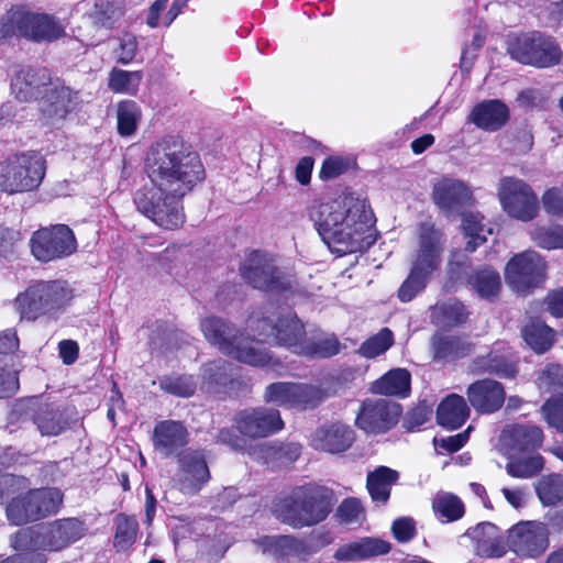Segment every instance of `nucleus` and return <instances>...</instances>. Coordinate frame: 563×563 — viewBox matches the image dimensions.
<instances>
[{
    "instance_id": "f257e3e1",
    "label": "nucleus",
    "mask_w": 563,
    "mask_h": 563,
    "mask_svg": "<svg viewBox=\"0 0 563 563\" xmlns=\"http://www.w3.org/2000/svg\"><path fill=\"white\" fill-rule=\"evenodd\" d=\"M145 172L152 186L136 191L137 210L165 230L180 228L181 199L206 177L199 155L181 140L165 137L146 152Z\"/></svg>"
},
{
    "instance_id": "f03ea898",
    "label": "nucleus",
    "mask_w": 563,
    "mask_h": 563,
    "mask_svg": "<svg viewBox=\"0 0 563 563\" xmlns=\"http://www.w3.org/2000/svg\"><path fill=\"white\" fill-rule=\"evenodd\" d=\"M308 217L322 240L340 255L362 251L374 242L373 213L364 200L352 195L313 201Z\"/></svg>"
},
{
    "instance_id": "7ed1b4c3",
    "label": "nucleus",
    "mask_w": 563,
    "mask_h": 563,
    "mask_svg": "<svg viewBox=\"0 0 563 563\" xmlns=\"http://www.w3.org/2000/svg\"><path fill=\"white\" fill-rule=\"evenodd\" d=\"M333 507L331 493L323 487L302 486L274 505V514L284 523L300 529L323 521Z\"/></svg>"
},
{
    "instance_id": "20e7f679",
    "label": "nucleus",
    "mask_w": 563,
    "mask_h": 563,
    "mask_svg": "<svg viewBox=\"0 0 563 563\" xmlns=\"http://www.w3.org/2000/svg\"><path fill=\"white\" fill-rule=\"evenodd\" d=\"M74 296V289L65 280H41L16 296L14 308L25 320L33 321L42 316L57 318L70 305Z\"/></svg>"
},
{
    "instance_id": "39448f33",
    "label": "nucleus",
    "mask_w": 563,
    "mask_h": 563,
    "mask_svg": "<svg viewBox=\"0 0 563 563\" xmlns=\"http://www.w3.org/2000/svg\"><path fill=\"white\" fill-rule=\"evenodd\" d=\"M201 330L205 338L221 353L231 356L239 362L266 366L271 363V356L249 338L238 336L231 324L221 318L208 317L201 321Z\"/></svg>"
},
{
    "instance_id": "423d86ee",
    "label": "nucleus",
    "mask_w": 563,
    "mask_h": 563,
    "mask_svg": "<svg viewBox=\"0 0 563 563\" xmlns=\"http://www.w3.org/2000/svg\"><path fill=\"white\" fill-rule=\"evenodd\" d=\"M23 36L34 42H53L65 35L64 25L53 15L12 8L0 20V36Z\"/></svg>"
},
{
    "instance_id": "0eeeda50",
    "label": "nucleus",
    "mask_w": 563,
    "mask_h": 563,
    "mask_svg": "<svg viewBox=\"0 0 563 563\" xmlns=\"http://www.w3.org/2000/svg\"><path fill=\"white\" fill-rule=\"evenodd\" d=\"M84 523L76 518H65L38 529L19 531L13 540L16 550L60 551L85 534Z\"/></svg>"
},
{
    "instance_id": "6e6552de",
    "label": "nucleus",
    "mask_w": 563,
    "mask_h": 563,
    "mask_svg": "<svg viewBox=\"0 0 563 563\" xmlns=\"http://www.w3.org/2000/svg\"><path fill=\"white\" fill-rule=\"evenodd\" d=\"M45 176V162L36 153L14 155L0 163V190L9 195L36 189Z\"/></svg>"
},
{
    "instance_id": "1a4fd4ad",
    "label": "nucleus",
    "mask_w": 563,
    "mask_h": 563,
    "mask_svg": "<svg viewBox=\"0 0 563 563\" xmlns=\"http://www.w3.org/2000/svg\"><path fill=\"white\" fill-rule=\"evenodd\" d=\"M62 503L63 494L57 488L30 489L11 499L7 517L13 525H24L56 514Z\"/></svg>"
},
{
    "instance_id": "9d476101",
    "label": "nucleus",
    "mask_w": 563,
    "mask_h": 563,
    "mask_svg": "<svg viewBox=\"0 0 563 563\" xmlns=\"http://www.w3.org/2000/svg\"><path fill=\"white\" fill-rule=\"evenodd\" d=\"M501 210L511 219L530 222L540 211V201L532 187L523 179L505 176L497 184Z\"/></svg>"
},
{
    "instance_id": "9b49d317",
    "label": "nucleus",
    "mask_w": 563,
    "mask_h": 563,
    "mask_svg": "<svg viewBox=\"0 0 563 563\" xmlns=\"http://www.w3.org/2000/svg\"><path fill=\"white\" fill-rule=\"evenodd\" d=\"M508 52L514 59L537 67H550L561 59L555 40L539 32L510 36Z\"/></svg>"
},
{
    "instance_id": "f8f14e48",
    "label": "nucleus",
    "mask_w": 563,
    "mask_h": 563,
    "mask_svg": "<svg viewBox=\"0 0 563 563\" xmlns=\"http://www.w3.org/2000/svg\"><path fill=\"white\" fill-rule=\"evenodd\" d=\"M548 265L533 250L515 254L506 264L504 277L507 286L517 294H528L547 279Z\"/></svg>"
},
{
    "instance_id": "ddd939ff",
    "label": "nucleus",
    "mask_w": 563,
    "mask_h": 563,
    "mask_svg": "<svg viewBox=\"0 0 563 563\" xmlns=\"http://www.w3.org/2000/svg\"><path fill=\"white\" fill-rule=\"evenodd\" d=\"M282 325L290 327L292 332L288 335L284 328H279L278 338L296 354L329 357L340 351V343L333 334L317 333L307 338L303 324L296 317L290 316Z\"/></svg>"
},
{
    "instance_id": "4468645a",
    "label": "nucleus",
    "mask_w": 563,
    "mask_h": 563,
    "mask_svg": "<svg viewBox=\"0 0 563 563\" xmlns=\"http://www.w3.org/2000/svg\"><path fill=\"white\" fill-rule=\"evenodd\" d=\"M32 254L42 262L71 255L77 250L73 230L66 224H56L36 231L31 239Z\"/></svg>"
},
{
    "instance_id": "2eb2a0df",
    "label": "nucleus",
    "mask_w": 563,
    "mask_h": 563,
    "mask_svg": "<svg viewBox=\"0 0 563 563\" xmlns=\"http://www.w3.org/2000/svg\"><path fill=\"white\" fill-rule=\"evenodd\" d=\"M243 278L254 288L266 291L290 289L292 279L280 272L265 254L256 251L250 254L242 266Z\"/></svg>"
},
{
    "instance_id": "dca6fc26",
    "label": "nucleus",
    "mask_w": 563,
    "mask_h": 563,
    "mask_svg": "<svg viewBox=\"0 0 563 563\" xmlns=\"http://www.w3.org/2000/svg\"><path fill=\"white\" fill-rule=\"evenodd\" d=\"M507 544L521 558H536L549 547V530L540 521H520L508 530Z\"/></svg>"
},
{
    "instance_id": "f3484780",
    "label": "nucleus",
    "mask_w": 563,
    "mask_h": 563,
    "mask_svg": "<svg viewBox=\"0 0 563 563\" xmlns=\"http://www.w3.org/2000/svg\"><path fill=\"white\" fill-rule=\"evenodd\" d=\"M399 415L396 402L384 398L366 399L356 417V424L367 433H384L397 423Z\"/></svg>"
},
{
    "instance_id": "a211bd4d",
    "label": "nucleus",
    "mask_w": 563,
    "mask_h": 563,
    "mask_svg": "<svg viewBox=\"0 0 563 563\" xmlns=\"http://www.w3.org/2000/svg\"><path fill=\"white\" fill-rule=\"evenodd\" d=\"M235 424L241 434L247 438H266L284 429V421L277 409L258 407L238 413Z\"/></svg>"
},
{
    "instance_id": "6ab92c4d",
    "label": "nucleus",
    "mask_w": 563,
    "mask_h": 563,
    "mask_svg": "<svg viewBox=\"0 0 563 563\" xmlns=\"http://www.w3.org/2000/svg\"><path fill=\"white\" fill-rule=\"evenodd\" d=\"M470 371L475 375L493 374L501 378H512L518 373L511 349L505 342H495L486 354L475 357Z\"/></svg>"
},
{
    "instance_id": "aec40b11",
    "label": "nucleus",
    "mask_w": 563,
    "mask_h": 563,
    "mask_svg": "<svg viewBox=\"0 0 563 563\" xmlns=\"http://www.w3.org/2000/svg\"><path fill=\"white\" fill-rule=\"evenodd\" d=\"M441 252V232L433 224L422 223L419 228V245L411 271L429 277L439 267Z\"/></svg>"
},
{
    "instance_id": "412c9836",
    "label": "nucleus",
    "mask_w": 563,
    "mask_h": 563,
    "mask_svg": "<svg viewBox=\"0 0 563 563\" xmlns=\"http://www.w3.org/2000/svg\"><path fill=\"white\" fill-rule=\"evenodd\" d=\"M210 473L205 457L197 451H187L179 456L176 486L186 495H195L208 483Z\"/></svg>"
},
{
    "instance_id": "4be33fe9",
    "label": "nucleus",
    "mask_w": 563,
    "mask_h": 563,
    "mask_svg": "<svg viewBox=\"0 0 563 563\" xmlns=\"http://www.w3.org/2000/svg\"><path fill=\"white\" fill-rule=\"evenodd\" d=\"M466 397L477 413L492 415L503 408L506 390L501 383L492 378H482L468 385Z\"/></svg>"
},
{
    "instance_id": "5701e85b",
    "label": "nucleus",
    "mask_w": 563,
    "mask_h": 563,
    "mask_svg": "<svg viewBox=\"0 0 563 563\" xmlns=\"http://www.w3.org/2000/svg\"><path fill=\"white\" fill-rule=\"evenodd\" d=\"M482 556H501L505 553V541L499 528L490 522H482L465 533Z\"/></svg>"
},
{
    "instance_id": "b1692460",
    "label": "nucleus",
    "mask_w": 563,
    "mask_h": 563,
    "mask_svg": "<svg viewBox=\"0 0 563 563\" xmlns=\"http://www.w3.org/2000/svg\"><path fill=\"white\" fill-rule=\"evenodd\" d=\"M472 196L468 185L460 179L442 178L433 186V200L444 210H454L467 203Z\"/></svg>"
},
{
    "instance_id": "393cba45",
    "label": "nucleus",
    "mask_w": 563,
    "mask_h": 563,
    "mask_svg": "<svg viewBox=\"0 0 563 563\" xmlns=\"http://www.w3.org/2000/svg\"><path fill=\"white\" fill-rule=\"evenodd\" d=\"M188 430L174 420L158 422L153 431V443L157 451L164 455H170L188 443Z\"/></svg>"
},
{
    "instance_id": "a878e982",
    "label": "nucleus",
    "mask_w": 563,
    "mask_h": 563,
    "mask_svg": "<svg viewBox=\"0 0 563 563\" xmlns=\"http://www.w3.org/2000/svg\"><path fill=\"white\" fill-rule=\"evenodd\" d=\"M353 441V430L343 424L320 428L311 438V444L314 449L332 454L346 451Z\"/></svg>"
},
{
    "instance_id": "bb28decb",
    "label": "nucleus",
    "mask_w": 563,
    "mask_h": 563,
    "mask_svg": "<svg viewBox=\"0 0 563 563\" xmlns=\"http://www.w3.org/2000/svg\"><path fill=\"white\" fill-rule=\"evenodd\" d=\"M390 551V544L382 539L362 538L357 541L342 544L333 558L339 562H353L383 555Z\"/></svg>"
},
{
    "instance_id": "cd10ccee",
    "label": "nucleus",
    "mask_w": 563,
    "mask_h": 563,
    "mask_svg": "<svg viewBox=\"0 0 563 563\" xmlns=\"http://www.w3.org/2000/svg\"><path fill=\"white\" fill-rule=\"evenodd\" d=\"M508 117L509 111L505 103L499 100H488L475 106L468 120L477 128L493 132L500 129Z\"/></svg>"
},
{
    "instance_id": "c85d7f7f",
    "label": "nucleus",
    "mask_w": 563,
    "mask_h": 563,
    "mask_svg": "<svg viewBox=\"0 0 563 563\" xmlns=\"http://www.w3.org/2000/svg\"><path fill=\"white\" fill-rule=\"evenodd\" d=\"M501 441L512 451L528 452L541 445L543 432L537 426L517 424L503 431Z\"/></svg>"
},
{
    "instance_id": "c756f323",
    "label": "nucleus",
    "mask_w": 563,
    "mask_h": 563,
    "mask_svg": "<svg viewBox=\"0 0 563 563\" xmlns=\"http://www.w3.org/2000/svg\"><path fill=\"white\" fill-rule=\"evenodd\" d=\"M470 408L465 399L456 394L449 395L437 409V421L448 429L460 428L468 418Z\"/></svg>"
},
{
    "instance_id": "7c9ffc66",
    "label": "nucleus",
    "mask_w": 563,
    "mask_h": 563,
    "mask_svg": "<svg viewBox=\"0 0 563 563\" xmlns=\"http://www.w3.org/2000/svg\"><path fill=\"white\" fill-rule=\"evenodd\" d=\"M46 85L45 75H40L33 69H22L15 74L11 82L12 93L20 101H30L41 92V87Z\"/></svg>"
},
{
    "instance_id": "2f4dec72",
    "label": "nucleus",
    "mask_w": 563,
    "mask_h": 563,
    "mask_svg": "<svg viewBox=\"0 0 563 563\" xmlns=\"http://www.w3.org/2000/svg\"><path fill=\"white\" fill-rule=\"evenodd\" d=\"M397 479L398 473L386 466H379L374 472H371L367 475L366 487L373 501L387 503L391 486Z\"/></svg>"
},
{
    "instance_id": "473e14b6",
    "label": "nucleus",
    "mask_w": 563,
    "mask_h": 563,
    "mask_svg": "<svg viewBox=\"0 0 563 563\" xmlns=\"http://www.w3.org/2000/svg\"><path fill=\"white\" fill-rule=\"evenodd\" d=\"M467 283L481 298L485 299L495 298L501 289L500 275L490 266L475 269Z\"/></svg>"
},
{
    "instance_id": "72a5a7b5",
    "label": "nucleus",
    "mask_w": 563,
    "mask_h": 563,
    "mask_svg": "<svg viewBox=\"0 0 563 563\" xmlns=\"http://www.w3.org/2000/svg\"><path fill=\"white\" fill-rule=\"evenodd\" d=\"M411 376L407 369L395 368L373 384V391L382 395L406 397L410 391Z\"/></svg>"
},
{
    "instance_id": "f704fd0d",
    "label": "nucleus",
    "mask_w": 563,
    "mask_h": 563,
    "mask_svg": "<svg viewBox=\"0 0 563 563\" xmlns=\"http://www.w3.org/2000/svg\"><path fill=\"white\" fill-rule=\"evenodd\" d=\"M296 317L295 313L291 311L286 312L285 314L279 316L277 319H254L252 318L250 320V328L251 330L256 334L257 339L254 341L255 344H257L258 347L263 349L260 345V342H265L269 340L276 341L278 344L284 345L287 347V345L283 342H280L278 338L279 328H284L286 334H291V328L282 325V323L285 322L286 319L289 317Z\"/></svg>"
},
{
    "instance_id": "c9c22d12",
    "label": "nucleus",
    "mask_w": 563,
    "mask_h": 563,
    "mask_svg": "<svg viewBox=\"0 0 563 563\" xmlns=\"http://www.w3.org/2000/svg\"><path fill=\"white\" fill-rule=\"evenodd\" d=\"M45 102L44 115L49 120H62L77 104V93L68 87H59L52 91Z\"/></svg>"
},
{
    "instance_id": "e433bc0d",
    "label": "nucleus",
    "mask_w": 563,
    "mask_h": 563,
    "mask_svg": "<svg viewBox=\"0 0 563 563\" xmlns=\"http://www.w3.org/2000/svg\"><path fill=\"white\" fill-rule=\"evenodd\" d=\"M521 335L538 354L547 352L554 343V331L540 320H530L521 329Z\"/></svg>"
},
{
    "instance_id": "4c0bfd02",
    "label": "nucleus",
    "mask_w": 563,
    "mask_h": 563,
    "mask_svg": "<svg viewBox=\"0 0 563 563\" xmlns=\"http://www.w3.org/2000/svg\"><path fill=\"white\" fill-rule=\"evenodd\" d=\"M479 213H466L463 216L462 229L467 239L465 251L473 253L479 245L484 244L493 229L483 222Z\"/></svg>"
},
{
    "instance_id": "58836bf2",
    "label": "nucleus",
    "mask_w": 563,
    "mask_h": 563,
    "mask_svg": "<svg viewBox=\"0 0 563 563\" xmlns=\"http://www.w3.org/2000/svg\"><path fill=\"white\" fill-rule=\"evenodd\" d=\"M467 311L462 302H439L431 308V321L442 328H450L463 323L467 319Z\"/></svg>"
},
{
    "instance_id": "ea45409f",
    "label": "nucleus",
    "mask_w": 563,
    "mask_h": 563,
    "mask_svg": "<svg viewBox=\"0 0 563 563\" xmlns=\"http://www.w3.org/2000/svg\"><path fill=\"white\" fill-rule=\"evenodd\" d=\"M432 509L441 522H452L464 515L462 500L456 495L446 492H440L434 496Z\"/></svg>"
},
{
    "instance_id": "a19ab883",
    "label": "nucleus",
    "mask_w": 563,
    "mask_h": 563,
    "mask_svg": "<svg viewBox=\"0 0 563 563\" xmlns=\"http://www.w3.org/2000/svg\"><path fill=\"white\" fill-rule=\"evenodd\" d=\"M34 422L42 435H57L66 430L68 423L63 417V412L49 405H43L36 411Z\"/></svg>"
},
{
    "instance_id": "79ce46f5",
    "label": "nucleus",
    "mask_w": 563,
    "mask_h": 563,
    "mask_svg": "<svg viewBox=\"0 0 563 563\" xmlns=\"http://www.w3.org/2000/svg\"><path fill=\"white\" fill-rule=\"evenodd\" d=\"M432 349L435 358H459L472 351V344L461 338L434 335Z\"/></svg>"
},
{
    "instance_id": "37998d69",
    "label": "nucleus",
    "mask_w": 563,
    "mask_h": 563,
    "mask_svg": "<svg viewBox=\"0 0 563 563\" xmlns=\"http://www.w3.org/2000/svg\"><path fill=\"white\" fill-rule=\"evenodd\" d=\"M531 241L543 250H563V227L560 224L532 227L529 231Z\"/></svg>"
},
{
    "instance_id": "c03bdc74",
    "label": "nucleus",
    "mask_w": 563,
    "mask_h": 563,
    "mask_svg": "<svg viewBox=\"0 0 563 563\" xmlns=\"http://www.w3.org/2000/svg\"><path fill=\"white\" fill-rule=\"evenodd\" d=\"M544 460L539 453L519 457L511 456L506 465L507 473L516 478H530L542 471Z\"/></svg>"
},
{
    "instance_id": "a18cd8bd",
    "label": "nucleus",
    "mask_w": 563,
    "mask_h": 563,
    "mask_svg": "<svg viewBox=\"0 0 563 563\" xmlns=\"http://www.w3.org/2000/svg\"><path fill=\"white\" fill-rule=\"evenodd\" d=\"M142 118L141 108L135 101L124 100L118 104L117 121L118 132L122 136L133 135Z\"/></svg>"
},
{
    "instance_id": "49530a36",
    "label": "nucleus",
    "mask_w": 563,
    "mask_h": 563,
    "mask_svg": "<svg viewBox=\"0 0 563 563\" xmlns=\"http://www.w3.org/2000/svg\"><path fill=\"white\" fill-rule=\"evenodd\" d=\"M114 547L119 551H125L136 540L139 522L134 516L119 515L115 519Z\"/></svg>"
},
{
    "instance_id": "de8ad7c7",
    "label": "nucleus",
    "mask_w": 563,
    "mask_h": 563,
    "mask_svg": "<svg viewBox=\"0 0 563 563\" xmlns=\"http://www.w3.org/2000/svg\"><path fill=\"white\" fill-rule=\"evenodd\" d=\"M536 490L543 505H555L563 498V476L560 474L543 476L537 483Z\"/></svg>"
},
{
    "instance_id": "09e8293b",
    "label": "nucleus",
    "mask_w": 563,
    "mask_h": 563,
    "mask_svg": "<svg viewBox=\"0 0 563 563\" xmlns=\"http://www.w3.org/2000/svg\"><path fill=\"white\" fill-rule=\"evenodd\" d=\"M327 397L328 394L319 386L296 383L292 408L301 410L312 409L324 401Z\"/></svg>"
},
{
    "instance_id": "8fccbe9b",
    "label": "nucleus",
    "mask_w": 563,
    "mask_h": 563,
    "mask_svg": "<svg viewBox=\"0 0 563 563\" xmlns=\"http://www.w3.org/2000/svg\"><path fill=\"white\" fill-rule=\"evenodd\" d=\"M142 80L141 71L114 68L109 76V88L115 93L135 95Z\"/></svg>"
},
{
    "instance_id": "3c124183",
    "label": "nucleus",
    "mask_w": 563,
    "mask_h": 563,
    "mask_svg": "<svg viewBox=\"0 0 563 563\" xmlns=\"http://www.w3.org/2000/svg\"><path fill=\"white\" fill-rule=\"evenodd\" d=\"M537 386L541 394H561L563 389V368L550 364L542 369L537 378Z\"/></svg>"
},
{
    "instance_id": "603ef678",
    "label": "nucleus",
    "mask_w": 563,
    "mask_h": 563,
    "mask_svg": "<svg viewBox=\"0 0 563 563\" xmlns=\"http://www.w3.org/2000/svg\"><path fill=\"white\" fill-rule=\"evenodd\" d=\"M296 383L279 382L268 385L265 389L264 399L282 407H294V395Z\"/></svg>"
},
{
    "instance_id": "864d4df0",
    "label": "nucleus",
    "mask_w": 563,
    "mask_h": 563,
    "mask_svg": "<svg viewBox=\"0 0 563 563\" xmlns=\"http://www.w3.org/2000/svg\"><path fill=\"white\" fill-rule=\"evenodd\" d=\"M393 332L384 328L361 345L360 353L367 358L376 357L385 353L393 345Z\"/></svg>"
},
{
    "instance_id": "5fc2aeb1",
    "label": "nucleus",
    "mask_w": 563,
    "mask_h": 563,
    "mask_svg": "<svg viewBox=\"0 0 563 563\" xmlns=\"http://www.w3.org/2000/svg\"><path fill=\"white\" fill-rule=\"evenodd\" d=\"M159 387L164 391L177 397H190L194 395L197 385L192 376L181 375L162 378Z\"/></svg>"
},
{
    "instance_id": "6e6d98bb",
    "label": "nucleus",
    "mask_w": 563,
    "mask_h": 563,
    "mask_svg": "<svg viewBox=\"0 0 563 563\" xmlns=\"http://www.w3.org/2000/svg\"><path fill=\"white\" fill-rule=\"evenodd\" d=\"M547 423L563 433V393L549 398L541 407Z\"/></svg>"
},
{
    "instance_id": "4d7b16f0",
    "label": "nucleus",
    "mask_w": 563,
    "mask_h": 563,
    "mask_svg": "<svg viewBox=\"0 0 563 563\" xmlns=\"http://www.w3.org/2000/svg\"><path fill=\"white\" fill-rule=\"evenodd\" d=\"M305 541L291 536H276L273 549V558L282 559L289 555H302Z\"/></svg>"
},
{
    "instance_id": "13d9d810",
    "label": "nucleus",
    "mask_w": 563,
    "mask_h": 563,
    "mask_svg": "<svg viewBox=\"0 0 563 563\" xmlns=\"http://www.w3.org/2000/svg\"><path fill=\"white\" fill-rule=\"evenodd\" d=\"M341 522L353 525L360 523L365 519V512L361 501L356 498H349L342 501L336 510Z\"/></svg>"
},
{
    "instance_id": "bf43d9fd",
    "label": "nucleus",
    "mask_w": 563,
    "mask_h": 563,
    "mask_svg": "<svg viewBox=\"0 0 563 563\" xmlns=\"http://www.w3.org/2000/svg\"><path fill=\"white\" fill-rule=\"evenodd\" d=\"M427 276L415 274L410 271L407 279L401 284L398 289V297L402 302L412 300L419 292H421L427 285Z\"/></svg>"
},
{
    "instance_id": "052dcab7",
    "label": "nucleus",
    "mask_w": 563,
    "mask_h": 563,
    "mask_svg": "<svg viewBox=\"0 0 563 563\" xmlns=\"http://www.w3.org/2000/svg\"><path fill=\"white\" fill-rule=\"evenodd\" d=\"M541 202L549 214L563 217V194L560 188L553 187L545 190L541 197Z\"/></svg>"
},
{
    "instance_id": "680f3d73",
    "label": "nucleus",
    "mask_w": 563,
    "mask_h": 563,
    "mask_svg": "<svg viewBox=\"0 0 563 563\" xmlns=\"http://www.w3.org/2000/svg\"><path fill=\"white\" fill-rule=\"evenodd\" d=\"M350 166V161L341 156L327 158L320 169L321 179H332L342 175Z\"/></svg>"
},
{
    "instance_id": "e2e57ef3",
    "label": "nucleus",
    "mask_w": 563,
    "mask_h": 563,
    "mask_svg": "<svg viewBox=\"0 0 563 563\" xmlns=\"http://www.w3.org/2000/svg\"><path fill=\"white\" fill-rule=\"evenodd\" d=\"M137 52V40L132 34H123L119 38V47L117 49L118 62L126 65L130 64Z\"/></svg>"
},
{
    "instance_id": "0e129e2a",
    "label": "nucleus",
    "mask_w": 563,
    "mask_h": 563,
    "mask_svg": "<svg viewBox=\"0 0 563 563\" xmlns=\"http://www.w3.org/2000/svg\"><path fill=\"white\" fill-rule=\"evenodd\" d=\"M393 534L399 542H408L416 534V526L415 521L411 518H399L394 521Z\"/></svg>"
},
{
    "instance_id": "69168bd1",
    "label": "nucleus",
    "mask_w": 563,
    "mask_h": 563,
    "mask_svg": "<svg viewBox=\"0 0 563 563\" xmlns=\"http://www.w3.org/2000/svg\"><path fill=\"white\" fill-rule=\"evenodd\" d=\"M305 541V548L302 555H308L314 552H318L322 548L332 543L333 538L328 531H316L308 539H302Z\"/></svg>"
},
{
    "instance_id": "338daca9",
    "label": "nucleus",
    "mask_w": 563,
    "mask_h": 563,
    "mask_svg": "<svg viewBox=\"0 0 563 563\" xmlns=\"http://www.w3.org/2000/svg\"><path fill=\"white\" fill-rule=\"evenodd\" d=\"M470 430L471 428L455 435L434 439V444L437 448L443 449L448 452H456L467 442Z\"/></svg>"
},
{
    "instance_id": "774afa93",
    "label": "nucleus",
    "mask_w": 563,
    "mask_h": 563,
    "mask_svg": "<svg viewBox=\"0 0 563 563\" xmlns=\"http://www.w3.org/2000/svg\"><path fill=\"white\" fill-rule=\"evenodd\" d=\"M501 494L507 503L516 509L525 507L529 497L527 489L523 487H504L501 488Z\"/></svg>"
}]
</instances>
